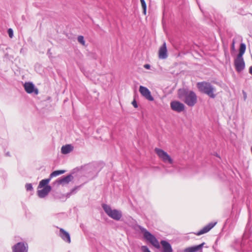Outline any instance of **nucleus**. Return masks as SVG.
I'll return each mask as SVG.
<instances>
[{"instance_id":"obj_1","label":"nucleus","mask_w":252,"mask_h":252,"mask_svg":"<svg viewBox=\"0 0 252 252\" xmlns=\"http://www.w3.org/2000/svg\"><path fill=\"white\" fill-rule=\"evenodd\" d=\"M179 97L189 106H193L197 102V96L192 91L180 90Z\"/></svg>"},{"instance_id":"obj_2","label":"nucleus","mask_w":252,"mask_h":252,"mask_svg":"<svg viewBox=\"0 0 252 252\" xmlns=\"http://www.w3.org/2000/svg\"><path fill=\"white\" fill-rule=\"evenodd\" d=\"M246 49V45L244 43H241L240 44L239 54L234 59V64L235 68L236 70L238 72H241L245 67V63L243 56L245 52Z\"/></svg>"},{"instance_id":"obj_3","label":"nucleus","mask_w":252,"mask_h":252,"mask_svg":"<svg viewBox=\"0 0 252 252\" xmlns=\"http://www.w3.org/2000/svg\"><path fill=\"white\" fill-rule=\"evenodd\" d=\"M197 87L202 93H203L211 98H215L216 94H214L215 89L212 85L209 82H199L197 84Z\"/></svg>"},{"instance_id":"obj_4","label":"nucleus","mask_w":252,"mask_h":252,"mask_svg":"<svg viewBox=\"0 0 252 252\" xmlns=\"http://www.w3.org/2000/svg\"><path fill=\"white\" fill-rule=\"evenodd\" d=\"M141 231L143 233L144 237L145 239L148 241L155 248L157 249L160 248V247L158 240L153 235L145 228H142Z\"/></svg>"},{"instance_id":"obj_5","label":"nucleus","mask_w":252,"mask_h":252,"mask_svg":"<svg viewBox=\"0 0 252 252\" xmlns=\"http://www.w3.org/2000/svg\"><path fill=\"white\" fill-rule=\"evenodd\" d=\"M102 208L105 213L111 218L119 220L122 217L121 213L117 210H112L110 207L106 204H103Z\"/></svg>"},{"instance_id":"obj_6","label":"nucleus","mask_w":252,"mask_h":252,"mask_svg":"<svg viewBox=\"0 0 252 252\" xmlns=\"http://www.w3.org/2000/svg\"><path fill=\"white\" fill-rule=\"evenodd\" d=\"M155 151L157 154L158 158L164 162H168L170 164L173 163V160L170 156L167 154V152H165L162 149L158 148H155Z\"/></svg>"},{"instance_id":"obj_7","label":"nucleus","mask_w":252,"mask_h":252,"mask_svg":"<svg viewBox=\"0 0 252 252\" xmlns=\"http://www.w3.org/2000/svg\"><path fill=\"white\" fill-rule=\"evenodd\" d=\"M139 91L142 96L148 100L152 101L154 100V97L151 94V92L146 87L143 86H140L139 87Z\"/></svg>"},{"instance_id":"obj_8","label":"nucleus","mask_w":252,"mask_h":252,"mask_svg":"<svg viewBox=\"0 0 252 252\" xmlns=\"http://www.w3.org/2000/svg\"><path fill=\"white\" fill-rule=\"evenodd\" d=\"M171 109L177 112H181L185 109V105L178 101H173L170 103Z\"/></svg>"},{"instance_id":"obj_9","label":"nucleus","mask_w":252,"mask_h":252,"mask_svg":"<svg viewBox=\"0 0 252 252\" xmlns=\"http://www.w3.org/2000/svg\"><path fill=\"white\" fill-rule=\"evenodd\" d=\"M24 88L26 92L28 94L34 93L35 94H37L38 93V90L34 88V85L32 83H25L24 84Z\"/></svg>"},{"instance_id":"obj_10","label":"nucleus","mask_w":252,"mask_h":252,"mask_svg":"<svg viewBox=\"0 0 252 252\" xmlns=\"http://www.w3.org/2000/svg\"><path fill=\"white\" fill-rule=\"evenodd\" d=\"M13 251L14 252H27L28 247L23 243H18L13 247Z\"/></svg>"},{"instance_id":"obj_11","label":"nucleus","mask_w":252,"mask_h":252,"mask_svg":"<svg viewBox=\"0 0 252 252\" xmlns=\"http://www.w3.org/2000/svg\"><path fill=\"white\" fill-rule=\"evenodd\" d=\"M158 57L161 59H164L167 57V50L165 42L163 43L159 49Z\"/></svg>"},{"instance_id":"obj_12","label":"nucleus","mask_w":252,"mask_h":252,"mask_svg":"<svg viewBox=\"0 0 252 252\" xmlns=\"http://www.w3.org/2000/svg\"><path fill=\"white\" fill-rule=\"evenodd\" d=\"M51 187L50 186H46L43 188V189H38L37 190V194L38 196L40 198H43L45 197L48 193L51 191Z\"/></svg>"},{"instance_id":"obj_13","label":"nucleus","mask_w":252,"mask_h":252,"mask_svg":"<svg viewBox=\"0 0 252 252\" xmlns=\"http://www.w3.org/2000/svg\"><path fill=\"white\" fill-rule=\"evenodd\" d=\"M217 222L215 223H210L208 225L204 226L202 229H201L200 231L197 232V233H195V234L196 235H200L202 234H203L204 233H206L209 231L216 224Z\"/></svg>"},{"instance_id":"obj_14","label":"nucleus","mask_w":252,"mask_h":252,"mask_svg":"<svg viewBox=\"0 0 252 252\" xmlns=\"http://www.w3.org/2000/svg\"><path fill=\"white\" fill-rule=\"evenodd\" d=\"M204 245V243H202V244L197 245V246H194L186 248V249H184V252H196L197 251L201 250Z\"/></svg>"},{"instance_id":"obj_15","label":"nucleus","mask_w":252,"mask_h":252,"mask_svg":"<svg viewBox=\"0 0 252 252\" xmlns=\"http://www.w3.org/2000/svg\"><path fill=\"white\" fill-rule=\"evenodd\" d=\"M60 236L65 242L68 243L71 242V239L69 234L64 230L63 228L60 229Z\"/></svg>"},{"instance_id":"obj_16","label":"nucleus","mask_w":252,"mask_h":252,"mask_svg":"<svg viewBox=\"0 0 252 252\" xmlns=\"http://www.w3.org/2000/svg\"><path fill=\"white\" fill-rule=\"evenodd\" d=\"M164 252H172L173 250L170 244L166 241L162 240L160 242Z\"/></svg>"},{"instance_id":"obj_17","label":"nucleus","mask_w":252,"mask_h":252,"mask_svg":"<svg viewBox=\"0 0 252 252\" xmlns=\"http://www.w3.org/2000/svg\"><path fill=\"white\" fill-rule=\"evenodd\" d=\"M73 150V147L70 145H66L65 146H63L62 147L61 151L62 153L63 154H66L70 153Z\"/></svg>"},{"instance_id":"obj_18","label":"nucleus","mask_w":252,"mask_h":252,"mask_svg":"<svg viewBox=\"0 0 252 252\" xmlns=\"http://www.w3.org/2000/svg\"><path fill=\"white\" fill-rule=\"evenodd\" d=\"M72 178V176L69 175L59 180L58 183L60 184H68L71 181Z\"/></svg>"},{"instance_id":"obj_19","label":"nucleus","mask_w":252,"mask_h":252,"mask_svg":"<svg viewBox=\"0 0 252 252\" xmlns=\"http://www.w3.org/2000/svg\"><path fill=\"white\" fill-rule=\"evenodd\" d=\"M50 179H51L50 178V179L42 180L39 182V185L38 186V189H39L40 188H44V187H45L46 186H48V184L49 183Z\"/></svg>"},{"instance_id":"obj_20","label":"nucleus","mask_w":252,"mask_h":252,"mask_svg":"<svg viewBox=\"0 0 252 252\" xmlns=\"http://www.w3.org/2000/svg\"><path fill=\"white\" fill-rule=\"evenodd\" d=\"M65 172L64 170H56V171H55L54 172H53L50 175V179L51 178H52L54 177H56L58 175H60L61 174H62L63 173H64Z\"/></svg>"},{"instance_id":"obj_21","label":"nucleus","mask_w":252,"mask_h":252,"mask_svg":"<svg viewBox=\"0 0 252 252\" xmlns=\"http://www.w3.org/2000/svg\"><path fill=\"white\" fill-rule=\"evenodd\" d=\"M140 0V2L141 4L142 9L143 10V13L145 15L146 14V9H147L146 3L144 0Z\"/></svg>"},{"instance_id":"obj_22","label":"nucleus","mask_w":252,"mask_h":252,"mask_svg":"<svg viewBox=\"0 0 252 252\" xmlns=\"http://www.w3.org/2000/svg\"><path fill=\"white\" fill-rule=\"evenodd\" d=\"M78 41L81 43L82 45L84 46L85 45V41L84 39V37L82 35L78 36Z\"/></svg>"},{"instance_id":"obj_23","label":"nucleus","mask_w":252,"mask_h":252,"mask_svg":"<svg viewBox=\"0 0 252 252\" xmlns=\"http://www.w3.org/2000/svg\"><path fill=\"white\" fill-rule=\"evenodd\" d=\"M141 250L143 252H151L148 247L145 246H142Z\"/></svg>"},{"instance_id":"obj_24","label":"nucleus","mask_w":252,"mask_h":252,"mask_svg":"<svg viewBox=\"0 0 252 252\" xmlns=\"http://www.w3.org/2000/svg\"><path fill=\"white\" fill-rule=\"evenodd\" d=\"M7 32H8V34L9 35V36L10 38H12L13 35V30L11 29H9L8 30Z\"/></svg>"},{"instance_id":"obj_25","label":"nucleus","mask_w":252,"mask_h":252,"mask_svg":"<svg viewBox=\"0 0 252 252\" xmlns=\"http://www.w3.org/2000/svg\"><path fill=\"white\" fill-rule=\"evenodd\" d=\"M26 188L27 190H31L32 189V184H27L26 185Z\"/></svg>"},{"instance_id":"obj_26","label":"nucleus","mask_w":252,"mask_h":252,"mask_svg":"<svg viewBox=\"0 0 252 252\" xmlns=\"http://www.w3.org/2000/svg\"><path fill=\"white\" fill-rule=\"evenodd\" d=\"M132 105L135 107V108H137L138 107V105H137V102L136 101V100L135 99H134L132 102Z\"/></svg>"},{"instance_id":"obj_27","label":"nucleus","mask_w":252,"mask_h":252,"mask_svg":"<svg viewBox=\"0 0 252 252\" xmlns=\"http://www.w3.org/2000/svg\"><path fill=\"white\" fill-rule=\"evenodd\" d=\"M144 67L146 69H149L150 68V65L149 64H146L144 65Z\"/></svg>"},{"instance_id":"obj_28","label":"nucleus","mask_w":252,"mask_h":252,"mask_svg":"<svg viewBox=\"0 0 252 252\" xmlns=\"http://www.w3.org/2000/svg\"><path fill=\"white\" fill-rule=\"evenodd\" d=\"M231 49L233 50H234L235 49V41H234V40L233 41L232 46H231Z\"/></svg>"},{"instance_id":"obj_29","label":"nucleus","mask_w":252,"mask_h":252,"mask_svg":"<svg viewBox=\"0 0 252 252\" xmlns=\"http://www.w3.org/2000/svg\"><path fill=\"white\" fill-rule=\"evenodd\" d=\"M249 73L252 75V66H250L249 68Z\"/></svg>"}]
</instances>
